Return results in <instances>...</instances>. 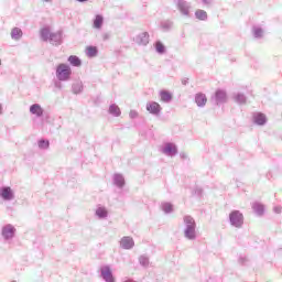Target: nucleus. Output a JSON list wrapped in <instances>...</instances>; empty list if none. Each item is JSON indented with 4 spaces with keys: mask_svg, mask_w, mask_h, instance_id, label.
<instances>
[{
    "mask_svg": "<svg viewBox=\"0 0 282 282\" xmlns=\"http://www.w3.org/2000/svg\"><path fill=\"white\" fill-rule=\"evenodd\" d=\"M184 228V237L188 239V241H195L197 239V223H195V218L191 215H186L183 217Z\"/></svg>",
    "mask_w": 282,
    "mask_h": 282,
    "instance_id": "obj_1",
    "label": "nucleus"
},
{
    "mask_svg": "<svg viewBox=\"0 0 282 282\" xmlns=\"http://www.w3.org/2000/svg\"><path fill=\"white\" fill-rule=\"evenodd\" d=\"M56 78L61 83H67L72 78V67L65 63L57 65L56 67Z\"/></svg>",
    "mask_w": 282,
    "mask_h": 282,
    "instance_id": "obj_2",
    "label": "nucleus"
},
{
    "mask_svg": "<svg viewBox=\"0 0 282 282\" xmlns=\"http://www.w3.org/2000/svg\"><path fill=\"white\" fill-rule=\"evenodd\" d=\"M212 105L219 107L221 105H226L228 102V93L224 89H217L215 94L210 98Z\"/></svg>",
    "mask_w": 282,
    "mask_h": 282,
    "instance_id": "obj_3",
    "label": "nucleus"
},
{
    "mask_svg": "<svg viewBox=\"0 0 282 282\" xmlns=\"http://www.w3.org/2000/svg\"><path fill=\"white\" fill-rule=\"evenodd\" d=\"M229 223L234 228L243 227V214L237 209L229 214Z\"/></svg>",
    "mask_w": 282,
    "mask_h": 282,
    "instance_id": "obj_4",
    "label": "nucleus"
},
{
    "mask_svg": "<svg viewBox=\"0 0 282 282\" xmlns=\"http://www.w3.org/2000/svg\"><path fill=\"white\" fill-rule=\"evenodd\" d=\"M3 241H12L17 237V228L12 224H7L1 228Z\"/></svg>",
    "mask_w": 282,
    "mask_h": 282,
    "instance_id": "obj_5",
    "label": "nucleus"
},
{
    "mask_svg": "<svg viewBox=\"0 0 282 282\" xmlns=\"http://www.w3.org/2000/svg\"><path fill=\"white\" fill-rule=\"evenodd\" d=\"M162 153L167 155V158H175V155L178 153L177 145L173 142H167L162 148Z\"/></svg>",
    "mask_w": 282,
    "mask_h": 282,
    "instance_id": "obj_6",
    "label": "nucleus"
},
{
    "mask_svg": "<svg viewBox=\"0 0 282 282\" xmlns=\"http://www.w3.org/2000/svg\"><path fill=\"white\" fill-rule=\"evenodd\" d=\"M100 276L106 282H116V278H113V272L109 265H104L100 268Z\"/></svg>",
    "mask_w": 282,
    "mask_h": 282,
    "instance_id": "obj_7",
    "label": "nucleus"
},
{
    "mask_svg": "<svg viewBox=\"0 0 282 282\" xmlns=\"http://www.w3.org/2000/svg\"><path fill=\"white\" fill-rule=\"evenodd\" d=\"M0 197L3 202H12L14 199V191L10 186L0 187Z\"/></svg>",
    "mask_w": 282,
    "mask_h": 282,
    "instance_id": "obj_8",
    "label": "nucleus"
},
{
    "mask_svg": "<svg viewBox=\"0 0 282 282\" xmlns=\"http://www.w3.org/2000/svg\"><path fill=\"white\" fill-rule=\"evenodd\" d=\"M176 8L183 17H191V4L186 0H177Z\"/></svg>",
    "mask_w": 282,
    "mask_h": 282,
    "instance_id": "obj_9",
    "label": "nucleus"
},
{
    "mask_svg": "<svg viewBox=\"0 0 282 282\" xmlns=\"http://www.w3.org/2000/svg\"><path fill=\"white\" fill-rule=\"evenodd\" d=\"M147 111L152 116H160L162 113V106H160L156 101H150L147 104Z\"/></svg>",
    "mask_w": 282,
    "mask_h": 282,
    "instance_id": "obj_10",
    "label": "nucleus"
},
{
    "mask_svg": "<svg viewBox=\"0 0 282 282\" xmlns=\"http://www.w3.org/2000/svg\"><path fill=\"white\" fill-rule=\"evenodd\" d=\"M134 246L135 241L129 236H124L120 240V248H122L123 250H132Z\"/></svg>",
    "mask_w": 282,
    "mask_h": 282,
    "instance_id": "obj_11",
    "label": "nucleus"
},
{
    "mask_svg": "<svg viewBox=\"0 0 282 282\" xmlns=\"http://www.w3.org/2000/svg\"><path fill=\"white\" fill-rule=\"evenodd\" d=\"M48 43H51V45H62L63 44V31H57L55 33L51 34V37L48 40Z\"/></svg>",
    "mask_w": 282,
    "mask_h": 282,
    "instance_id": "obj_12",
    "label": "nucleus"
},
{
    "mask_svg": "<svg viewBox=\"0 0 282 282\" xmlns=\"http://www.w3.org/2000/svg\"><path fill=\"white\" fill-rule=\"evenodd\" d=\"M149 32H142L134 37V43H137V45H143V47H147V45H149Z\"/></svg>",
    "mask_w": 282,
    "mask_h": 282,
    "instance_id": "obj_13",
    "label": "nucleus"
},
{
    "mask_svg": "<svg viewBox=\"0 0 282 282\" xmlns=\"http://www.w3.org/2000/svg\"><path fill=\"white\" fill-rule=\"evenodd\" d=\"M253 122L258 124V127H263L268 122V118L262 112H254Z\"/></svg>",
    "mask_w": 282,
    "mask_h": 282,
    "instance_id": "obj_14",
    "label": "nucleus"
},
{
    "mask_svg": "<svg viewBox=\"0 0 282 282\" xmlns=\"http://www.w3.org/2000/svg\"><path fill=\"white\" fill-rule=\"evenodd\" d=\"M195 102L197 107H206V102H208V98L204 93H198L195 95Z\"/></svg>",
    "mask_w": 282,
    "mask_h": 282,
    "instance_id": "obj_15",
    "label": "nucleus"
},
{
    "mask_svg": "<svg viewBox=\"0 0 282 282\" xmlns=\"http://www.w3.org/2000/svg\"><path fill=\"white\" fill-rule=\"evenodd\" d=\"M30 112L33 115V116H36V118H42L43 113H44V110L43 108L41 107V105L39 104H33L30 106Z\"/></svg>",
    "mask_w": 282,
    "mask_h": 282,
    "instance_id": "obj_16",
    "label": "nucleus"
},
{
    "mask_svg": "<svg viewBox=\"0 0 282 282\" xmlns=\"http://www.w3.org/2000/svg\"><path fill=\"white\" fill-rule=\"evenodd\" d=\"M85 89V86L83 85L82 80H76L73 83L72 85V91L73 94H75L76 96H78V94H83V90Z\"/></svg>",
    "mask_w": 282,
    "mask_h": 282,
    "instance_id": "obj_17",
    "label": "nucleus"
},
{
    "mask_svg": "<svg viewBox=\"0 0 282 282\" xmlns=\"http://www.w3.org/2000/svg\"><path fill=\"white\" fill-rule=\"evenodd\" d=\"M112 180L115 186L118 188H124V176H122V174H115Z\"/></svg>",
    "mask_w": 282,
    "mask_h": 282,
    "instance_id": "obj_18",
    "label": "nucleus"
},
{
    "mask_svg": "<svg viewBox=\"0 0 282 282\" xmlns=\"http://www.w3.org/2000/svg\"><path fill=\"white\" fill-rule=\"evenodd\" d=\"M52 32L50 31V28H43L40 31V36L42 39V41H44L45 43H47V41H50V39L52 37Z\"/></svg>",
    "mask_w": 282,
    "mask_h": 282,
    "instance_id": "obj_19",
    "label": "nucleus"
},
{
    "mask_svg": "<svg viewBox=\"0 0 282 282\" xmlns=\"http://www.w3.org/2000/svg\"><path fill=\"white\" fill-rule=\"evenodd\" d=\"M108 111H109L110 116H113L115 118H120V116L122 113V111H120V107H118V105H116V104H111L109 106Z\"/></svg>",
    "mask_w": 282,
    "mask_h": 282,
    "instance_id": "obj_20",
    "label": "nucleus"
},
{
    "mask_svg": "<svg viewBox=\"0 0 282 282\" xmlns=\"http://www.w3.org/2000/svg\"><path fill=\"white\" fill-rule=\"evenodd\" d=\"M160 98L162 100V102H171V100H173V95L171 93H169V90H161L160 91Z\"/></svg>",
    "mask_w": 282,
    "mask_h": 282,
    "instance_id": "obj_21",
    "label": "nucleus"
},
{
    "mask_svg": "<svg viewBox=\"0 0 282 282\" xmlns=\"http://www.w3.org/2000/svg\"><path fill=\"white\" fill-rule=\"evenodd\" d=\"M234 100L235 102H237V105H246L248 97H246V95H243L242 93H237L236 95H234Z\"/></svg>",
    "mask_w": 282,
    "mask_h": 282,
    "instance_id": "obj_22",
    "label": "nucleus"
},
{
    "mask_svg": "<svg viewBox=\"0 0 282 282\" xmlns=\"http://www.w3.org/2000/svg\"><path fill=\"white\" fill-rule=\"evenodd\" d=\"M86 55L88 56V58H96V56H98V47L91 45L87 46Z\"/></svg>",
    "mask_w": 282,
    "mask_h": 282,
    "instance_id": "obj_23",
    "label": "nucleus"
},
{
    "mask_svg": "<svg viewBox=\"0 0 282 282\" xmlns=\"http://www.w3.org/2000/svg\"><path fill=\"white\" fill-rule=\"evenodd\" d=\"M102 23H105V18L101 14H97L94 19L95 30H100V28H102Z\"/></svg>",
    "mask_w": 282,
    "mask_h": 282,
    "instance_id": "obj_24",
    "label": "nucleus"
},
{
    "mask_svg": "<svg viewBox=\"0 0 282 282\" xmlns=\"http://www.w3.org/2000/svg\"><path fill=\"white\" fill-rule=\"evenodd\" d=\"M195 17L198 21H208V13L205 10L198 9L195 11Z\"/></svg>",
    "mask_w": 282,
    "mask_h": 282,
    "instance_id": "obj_25",
    "label": "nucleus"
},
{
    "mask_svg": "<svg viewBox=\"0 0 282 282\" xmlns=\"http://www.w3.org/2000/svg\"><path fill=\"white\" fill-rule=\"evenodd\" d=\"M161 30H163V32H171V30H173V21L163 20L161 22Z\"/></svg>",
    "mask_w": 282,
    "mask_h": 282,
    "instance_id": "obj_26",
    "label": "nucleus"
},
{
    "mask_svg": "<svg viewBox=\"0 0 282 282\" xmlns=\"http://www.w3.org/2000/svg\"><path fill=\"white\" fill-rule=\"evenodd\" d=\"M68 63L73 66V67H80V65H83V61L79 59L78 56L76 55H70L68 57Z\"/></svg>",
    "mask_w": 282,
    "mask_h": 282,
    "instance_id": "obj_27",
    "label": "nucleus"
},
{
    "mask_svg": "<svg viewBox=\"0 0 282 282\" xmlns=\"http://www.w3.org/2000/svg\"><path fill=\"white\" fill-rule=\"evenodd\" d=\"M23 36V31L19 28H13L11 31V39L19 41Z\"/></svg>",
    "mask_w": 282,
    "mask_h": 282,
    "instance_id": "obj_28",
    "label": "nucleus"
},
{
    "mask_svg": "<svg viewBox=\"0 0 282 282\" xmlns=\"http://www.w3.org/2000/svg\"><path fill=\"white\" fill-rule=\"evenodd\" d=\"M96 215L98 216L99 219H107L109 212H107V208L105 207H98L96 209Z\"/></svg>",
    "mask_w": 282,
    "mask_h": 282,
    "instance_id": "obj_29",
    "label": "nucleus"
},
{
    "mask_svg": "<svg viewBox=\"0 0 282 282\" xmlns=\"http://www.w3.org/2000/svg\"><path fill=\"white\" fill-rule=\"evenodd\" d=\"M154 47L158 54H166V46L161 41H156Z\"/></svg>",
    "mask_w": 282,
    "mask_h": 282,
    "instance_id": "obj_30",
    "label": "nucleus"
},
{
    "mask_svg": "<svg viewBox=\"0 0 282 282\" xmlns=\"http://www.w3.org/2000/svg\"><path fill=\"white\" fill-rule=\"evenodd\" d=\"M161 208L165 215H171V213H173V204L171 203H162Z\"/></svg>",
    "mask_w": 282,
    "mask_h": 282,
    "instance_id": "obj_31",
    "label": "nucleus"
},
{
    "mask_svg": "<svg viewBox=\"0 0 282 282\" xmlns=\"http://www.w3.org/2000/svg\"><path fill=\"white\" fill-rule=\"evenodd\" d=\"M252 208H253L256 215L261 216L264 213V207H263V205H261V203H254L252 205Z\"/></svg>",
    "mask_w": 282,
    "mask_h": 282,
    "instance_id": "obj_32",
    "label": "nucleus"
},
{
    "mask_svg": "<svg viewBox=\"0 0 282 282\" xmlns=\"http://www.w3.org/2000/svg\"><path fill=\"white\" fill-rule=\"evenodd\" d=\"M252 33L254 39H262L263 37V29L261 26H253Z\"/></svg>",
    "mask_w": 282,
    "mask_h": 282,
    "instance_id": "obj_33",
    "label": "nucleus"
},
{
    "mask_svg": "<svg viewBox=\"0 0 282 282\" xmlns=\"http://www.w3.org/2000/svg\"><path fill=\"white\" fill-rule=\"evenodd\" d=\"M139 263L142 265V268H147L150 263V260L147 254H142L139 257Z\"/></svg>",
    "mask_w": 282,
    "mask_h": 282,
    "instance_id": "obj_34",
    "label": "nucleus"
},
{
    "mask_svg": "<svg viewBox=\"0 0 282 282\" xmlns=\"http://www.w3.org/2000/svg\"><path fill=\"white\" fill-rule=\"evenodd\" d=\"M37 147L39 149H42V150L50 149V140H45V139L39 140Z\"/></svg>",
    "mask_w": 282,
    "mask_h": 282,
    "instance_id": "obj_35",
    "label": "nucleus"
},
{
    "mask_svg": "<svg viewBox=\"0 0 282 282\" xmlns=\"http://www.w3.org/2000/svg\"><path fill=\"white\" fill-rule=\"evenodd\" d=\"M194 195H197V197H202V195H204V189L202 187H196L194 189Z\"/></svg>",
    "mask_w": 282,
    "mask_h": 282,
    "instance_id": "obj_36",
    "label": "nucleus"
},
{
    "mask_svg": "<svg viewBox=\"0 0 282 282\" xmlns=\"http://www.w3.org/2000/svg\"><path fill=\"white\" fill-rule=\"evenodd\" d=\"M273 213H275V215H281V213H282V206L279 205V206L273 207Z\"/></svg>",
    "mask_w": 282,
    "mask_h": 282,
    "instance_id": "obj_37",
    "label": "nucleus"
},
{
    "mask_svg": "<svg viewBox=\"0 0 282 282\" xmlns=\"http://www.w3.org/2000/svg\"><path fill=\"white\" fill-rule=\"evenodd\" d=\"M129 116H130L131 120H134V118L138 117V111L131 110L130 113H129Z\"/></svg>",
    "mask_w": 282,
    "mask_h": 282,
    "instance_id": "obj_38",
    "label": "nucleus"
},
{
    "mask_svg": "<svg viewBox=\"0 0 282 282\" xmlns=\"http://www.w3.org/2000/svg\"><path fill=\"white\" fill-rule=\"evenodd\" d=\"M180 158L181 160H188V154H186L185 152H181Z\"/></svg>",
    "mask_w": 282,
    "mask_h": 282,
    "instance_id": "obj_39",
    "label": "nucleus"
},
{
    "mask_svg": "<svg viewBox=\"0 0 282 282\" xmlns=\"http://www.w3.org/2000/svg\"><path fill=\"white\" fill-rule=\"evenodd\" d=\"M204 6H210L213 0H200Z\"/></svg>",
    "mask_w": 282,
    "mask_h": 282,
    "instance_id": "obj_40",
    "label": "nucleus"
},
{
    "mask_svg": "<svg viewBox=\"0 0 282 282\" xmlns=\"http://www.w3.org/2000/svg\"><path fill=\"white\" fill-rule=\"evenodd\" d=\"M182 85H188V78H183L182 79Z\"/></svg>",
    "mask_w": 282,
    "mask_h": 282,
    "instance_id": "obj_41",
    "label": "nucleus"
},
{
    "mask_svg": "<svg viewBox=\"0 0 282 282\" xmlns=\"http://www.w3.org/2000/svg\"><path fill=\"white\" fill-rule=\"evenodd\" d=\"M79 3H85L88 0H77Z\"/></svg>",
    "mask_w": 282,
    "mask_h": 282,
    "instance_id": "obj_42",
    "label": "nucleus"
},
{
    "mask_svg": "<svg viewBox=\"0 0 282 282\" xmlns=\"http://www.w3.org/2000/svg\"><path fill=\"white\" fill-rule=\"evenodd\" d=\"M2 110H3V106H1V104H0V113H1Z\"/></svg>",
    "mask_w": 282,
    "mask_h": 282,
    "instance_id": "obj_43",
    "label": "nucleus"
},
{
    "mask_svg": "<svg viewBox=\"0 0 282 282\" xmlns=\"http://www.w3.org/2000/svg\"><path fill=\"white\" fill-rule=\"evenodd\" d=\"M46 3H50V1H52V0H44Z\"/></svg>",
    "mask_w": 282,
    "mask_h": 282,
    "instance_id": "obj_44",
    "label": "nucleus"
},
{
    "mask_svg": "<svg viewBox=\"0 0 282 282\" xmlns=\"http://www.w3.org/2000/svg\"><path fill=\"white\" fill-rule=\"evenodd\" d=\"M0 66H1V59H0Z\"/></svg>",
    "mask_w": 282,
    "mask_h": 282,
    "instance_id": "obj_45",
    "label": "nucleus"
}]
</instances>
